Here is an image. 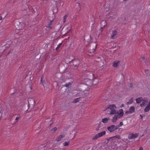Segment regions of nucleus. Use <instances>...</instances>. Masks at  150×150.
<instances>
[{
	"instance_id": "423d86ee",
	"label": "nucleus",
	"mask_w": 150,
	"mask_h": 150,
	"mask_svg": "<svg viewBox=\"0 0 150 150\" xmlns=\"http://www.w3.org/2000/svg\"><path fill=\"white\" fill-rule=\"evenodd\" d=\"M107 24V23L106 21L105 20H103L100 23V25H101V29L100 30V33H101L102 30V29L103 28H104Z\"/></svg>"
},
{
	"instance_id": "393cba45",
	"label": "nucleus",
	"mask_w": 150,
	"mask_h": 150,
	"mask_svg": "<svg viewBox=\"0 0 150 150\" xmlns=\"http://www.w3.org/2000/svg\"><path fill=\"white\" fill-rule=\"evenodd\" d=\"M69 144V142H65L63 143V145H64V146H65L68 145Z\"/></svg>"
},
{
	"instance_id": "2f4dec72",
	"label": "nucleus",
	"mask_w": 150,
	"mask_h": 150,
	"mask_svg": "<svg viewBox=\"0 0 150 150\" xmlns=\"http://www.w3.org/2000/svg\"><path fill=\"white\" fill-rule=\"evenodd\" d=\"M145 72L146 74H147L148 73V72L149 71V70L148 69H145Z\"/></svg>"
},
{
	"instance_id": "f704fd0d",
	"label": "nucleus",
	"mask_w": 150,
	"mask_h": 150,
	"mask_svg": "<svg viewBox=\"0 0 150 150\" xmlns=\"http://www.w3.org/2000/svg\"><path fill=\"white\" fill-rule=\"evenodd\" d=\"M124 106V105L123 104H122V105H121L120 106L121 107H122Z\"/></svg>"
},
{
	"instance_id": "1a4fd4ad",
	"label": "nucleus",
	"mask_w": 150,
	"mask_h": 150,
	"mask_svg": "<svg viewBox=\"0 0 150 150\" xmlns=\"http://www.w3.org/2000/svg\"><path fill=\"white\" fill-rule=\"evenodd\" d=\"M118 114V116L119 118L122 117L124 115V112L123 110L122 109L120 110L118 112L117 111Z\"/></svg>"
},
{
	"instance_id": "a211bd4d",
	"label": "nucleus",
	"mask_w": 150,
	"mask_h": 150,
	"mask_svg": "<svg viewBox=\"0 0 150 150\" xmlns=\"http://www.w3.org/2000/svg\"><path fill=\"white\" fill-rule=\"evenodd\" d=\"M118 117V115H115L113 117V118L112 119V121L113 122H116L117 119Z\"/></svg>"
},
{
	"instance_id": "2eb2a0df",
	"label": "nucleus",
	"mask_w": 150,
	"mask_h": 150,
	"mask_svg": "<svg viewBox=\"0 0 150 150\" xmlns=\"http://www.w3.org/2000/svg\"><path fill=\"white\" fill-rule=\"evenodd\" d=\"M150 110V104L148 103L144 109V111L145 112H148Z\"/></svg>"
},
{
	"instance_id": "f8f14e48",
	"label": "nucleus",
	"mask_w": 150,
	"mask_h": 150,
	"mask_svg": "<svg viewBox=\"0 0 150 150\" xmlns=\"http://www.w3.org/2000/svg\"><path fill=\"white\" fill-rule=\"evenodd\" d=\"M120 62L119 61H115L113 64V66L115 67H117L120 64Z\"/></svg>"
},
{
	"instance_id": "7c9ffc66",
	"label": "nucleus",
	"mask_w": 150,
	"mask_h": 150,
	"mask_svg": "<svg viewBox=\"0 0 150 150\" xmlns=\"http://www.w3.org/2000/svg\"><path fill=\"white\" fill-rule=\"evenodd\" d=\"M19 119V117H17L14 121L15 123H16L17 122V120Z\"/></svg>"
},
{
	"instance_id": "ea45409f",
	"label": "nucleus",
	"mask_w": 150,
	"mask_h": 150,
	"mask_svg": "<svg viewBox=\"0 0 150 150\" xmlns=\"http://www.w3.org/2000/svg\"><path fill=\"white\" fill-rule=\"evenodd\" d=\"M91 74L92 75V76H93V74Z\"/></svg>"
},
{
	"instance_id": "f03ea898",
	"label": "nucleus",
	"mask_w": 150,
	"mask_h": 150,
	"mask_svg": "<svg viewBox=\"0 0 150 150\" xmlns=\"http://www.w3.org/2000/svg\"><path fill=\"white\" fill-rule=\"evenodd\" d=\"M106 134V132L105 131H103L99 133L96 135L94 136L92 138L93 140L96 139L105 135Z\"/></svg>"
},
{
	"instance_id": "c756f323",
	"label": "nucleus",
	"mask_w": 150,
	"mask_h": 150,
	"mask_svg": "<svg viewBox=\"0 0 150 150\" xmlns=\"http://www.w3.org/2000/svg\"><path fill=\"white\" fill-rule=\"evenodd\" d=\"M71 85V83H68L65 84V86L66 87H69Z\"/></svg>"
},
{
	"instance_id": "cd10ccee",
	"label": "nucleus",
	"mask_w": 150,
	"mask_h": 150,
	"mask_svg": "<svg viewBox=\"0 0 150 150\" xmlns=\"http://www.w3.org/2000/svg\"><path fill=\"white\" fill-rule=\"evenodd\" d=\"M123 125V123L122 122H120L119 125H118L117 126V127L118 128V127H120L121 126Z\"/></svg>"
},
{
	"instance_id": "bb28decb",
	"label": "nucleus",
	"mask_w": 150,
	"mask_h": 150,
	"mask_svg": "<svg viewBox=\"0 0 150 150\" xmlns=\"http://www.w3.org/2000/svg\"><path fill=\"white\" fill-rule=\"evenodd\" d=\"M115 139H120V135H116L114 136Z\"/></svg>"
},
{
	"instance_id": "72a5a7b5",
	"label": "nucleus",
	"mask_w": 150,
	"mask_h": 150,
	"mask_svg": "<svg viewBox=\"0 0 150 150\" xmlns=\"http://www.w3.org/2000/svg\"><path fill=\"white\" fill-rule=\"evenodd\" d=\"M139 150H143V148L142 147H140Z\"/></svg>"
},
{
	"instance_id": "0eeeda50",
	"label": "nucleus",
	"mask_w": 150,
	"mask_h": 150,
	"mask_svg": "<svg viewBox=\"0 0 150 150\" xmlns=\"http://www.w3.org/2000/svg\"><path fill=\"white\" fill-rule=\"evenodd\" d=\"M139 135L137 133H131L129 134L128 136L129 139H132L137 137Z\"/></svg>"
},
{
	"instance_id": "dca6fc26",
	"label": "nucleus",
	"mask_w": 150,
	"mask_h": 150,
	"mask_svg": "<svg viewBox=\"0 0 150 150\" xmlns=\"http://www.w3.org/2000/svg\"><path fill=\"white\" fill-rule=\"evenodd\" d=\"M110 119L109 117H106L103 118L102 120V122L103 123H106L110 120Z\"/></svg>"
},
{
	"instance_id": "4be33fe9",
	"label": "nucleus",
	"mask_w": 150,
	"mask_h": 150,
	"mask_svg": "<svg viewBox=\"0 0 150 150\" xmlns=\"http://www.w3.org/2000/svg\"><path fill=\"white\" fill-rule=\"evenodd\" d=\"M115 137L114 136L112 137L109 139H108V141H113L114 140H115Z\"/></svg>"
},
{
	"instance_id": "7ed1b4c3",
	"label": "nucleus",
	"mask_w": 150,
	"mask_h": 150,
	"mask_svg": "<svg viewBox=\"0 0 150 150\" xmlns=\"http://www.w3.org/2000/svg\"><path fill=\"white\" fill-rule=\"evenodd\" d=\"M71 26L70 25H67L64 27L62 30V32L63 33L64 31H65L64 34H66L69 32L71 30Z\"/></svg>"
},
{
	"instance_id": "6e6552de",
	"label": "nucleus",
	"mask_w": 150,
	"mask_h": 150,
	"mask_svg": "<svg viewBox=\"0 0 150 150\" xmlns=\"http://www.w3.org/2000/svg\"><path fill=\"white\" fill-rule=\"evenodd\" d=\"M94 44V46H95V48L94 49H93L92 50V51H91V50H90L89 51L88 55H89L90 56H92V55H94V51L95 50L96 48V46H97V45L96 43H95Z\"/></svg>"
},
{
	"instance_id": "9b49d317",
	"label": "nucleus",
	"mask_w": 150,
	"mask_h": 150,
	"mask_svg": "<svg viewBox=\"0 0 150 150\" xmlns=\"http://www.w3.org/2000/svg\"><path fill=\"white\" fill-rule=\"evenodd\" d=\"M117 34V32L116 30H113L112 31L111 37L112 38H115Z\"/></svg>"
},
{
	"instance_id": "4468645a",
	"label": "nucleus",
	"mask_w": 150,
	"mask_h": 150,
	"mask_svg": "<svg viewBox=\"0 0 150 150\" xmlns=\"http://www.w3.org/2000/svg\"><path fill=\"white\" fill-rule=\"evenodd\" d=\"M64 134L60 135L56 138V140L57 141H60L62 138L64 137Z\"/></svg>"
},
{
	"instance_id": "b1692460",
	"label": "nucleus",
	"mask_w": 150,
	"mask_h": 150,
	"mask_svg": "<svg viewBox=\"0 0 150 150\" xmlns=\"http://www.w3.org/2000/svg\"><path fill=\"white\" fill-rule=\"evenodd\" d=\"M67 16V15H65L64 16V21H63V22L64 23H65L66 21Z\"/></svg>"
},
{
	"instance_id": "9d476101",
	"label": "nucleus",
	"mask_w": 150,
	"mask_h": 150,
	"mask_svg": "<svg viewBox=\"0 0 150 150\" xmlns=\"http://www.w3.org/2000/svg\"><path fill=\"white\" fill-rule=\"evenodd\" d=\"M54 18H52V20H50L47 23V27L49 28H51L52 27V23L53 21Z\"/></svg>"
},
{
	"instance_id": "f3484780",
	"label": "nucleus",
	"mask_w": 150,
	"mask_h": 150,
	"mask_svg": "<svg viewBox=\"0 0 150 150\" xmlns=\"http://www.w3.org/2000/svg\"><path fill=\"white\" fill-rule=\"evenodd\" d=\"M148 103V101L147 100H143L142 103L141 104V107H144L145 106L146 104Z\"/></svg>"
},
{
	"instance_id": "ddd939ff",
	"label": "nucleus",
	"mask_w": 150,
	"mask_h": 150,
	"mask_svg": "<svg viewBox=\"0 0 150 150\" xmlns=\"http://www.w3.org/2000/svg\"><path fill=\"white\" fill-rule=\"evenodd\" d=\"M135 111V109L134 106H132L130 108L129 110V111H126V113H132L134 112Z\"/></svg>"
},
{
	"instance_id": "c9c22d12",
	"label": "nucleus",
	"mask_w": 150,
	"mask_h": 150,
	"mask_svg": "<svg viewBox=\"0 0 150 150\" xmlns=\"http://www.w3.org/2000/svg\"><path fill=\"white\" fill-rule=\"evenodd\" d=\"M140 116L141 117V118L142 119L143 117V116H142L141 115H140Z\"/></svg>"
},
{
	"instance_id": "412c9836",
	"label": "nucleus",
	"mask_w": 150,
	"mask_h": 150,
	"mask_svg": "<svg viewBox=\"0 0 150 150\" xmlns=\"http://www.w3.org/2000/svg\"><path fill=\"white\" fill-rule=\"evenodd\" d=\"M44 79V76H42L41 78V83H42V84L43 85H44V80H43V79Z\"/></svg>"
},
{
	"instance_id": "e433bc0d",
	"label": "nucleus",
	"mask_w": 150,
	"mask_h": 150,
	"mask_svg": "<svg viewBox=\"0 0 150 150\" xmlns=\"http://www.w3.org/2000/svg\"><path fill=\"white\" fill-rule=\"evenodd\" d=\"M2 18V17L1 16H0V20H1Z\"/></svg>"
},
{
	"instance_id": "a878e982",
	"label": "nucleus",
	"mask_w": 150,
	"mask_h": 150,
	"mask_svg": "<svg viewBox=\"0 0 150 150\" xmlns=\"http://www.w3.org/2000/svg\"><path fill=\"white\" fill-rule=\"evenodd\" d=\"M62 44V43H59L58 45H57V47L56 48V50H58V49L60 47L61 45V44Z\"/></svg>"
},
{
	"instance_id": "f257e3e1",
	"label": "nucleus",
	"mask_w": 150,
	"mask_h": 150,
	"mask_svg": "<svg viewBox=\"0 0 150 150\" xmlns=\"http://www.w3.org/2000/svg\"><path fill=\"white\" fill-rule=\"evenodd\" d=\"M116 107L114 104H111L109 105L106 109L110 113V115H113L116 114L117 112V110H116Z\"/></svg>"
},
{
	"instance_id": "39448f33",
	"label": "nucleus",
	"mask_w": 150,
	"mask_h": 150,
	"mask_svg": "<svg viewBox=\"0 0 150 150\" xmlns=\"http://www.w3.org/2000/svg\"><path fill=\"white\" fill-rule=\"evenodd\" d=\"M118 128L117 127L115 126L114 125H111L107 128L108 130L110 132H112Z\"/></svg>"
},
{
	"instance_id": "5701e85b",
	"label": "nucleus",
	"mask_w": 150,
	"mask_h": 150,
	"mask_svg": "<svg viewBox=\"0 0 150 150\" xmlns=\"http://www.w3.org/2000/svg\"><path fill=\"white\" fill-rule=\"evenodd\" d=\"M80 98H81V97L75 99H74V102H75V103L78 102V101H79L80 99Z\"/></svg>"
},
{
	"instance_id": "473e14b6",
	"label": "nucleus",
	"mask_w": 150,
	"mask_h": 150,
	"mask_svg": "<svg viewBox=\"0 0 150 150\" xmlns=\"http://www.w3.org/2000/svg\"><path fill=\"white\" fill-rule=\"evenodd\" d=\"M83 92H83V91H81L80 92V94L81 96H83Z\"/></svg>"
},
{
	"instance_id": "6ab92c4d",
	"label": "nucleus",
	"mask_w": 150,
	"mask_h": 150,
	"mask_svg": "<svg viewBox=\"0 0 150 150\" xmlns=\"http://www.w3.org/2000/svg\"><path fill=\"white\" fill-rule=\"evenodd\" d=\"M142 100L143 99L142 97L136 99V102L137 103H140Z\"/></svg>"
},
{
	"instance_id": "58836bf2",
	"label": "nucleus",
	"mask_w": 150,
	"mask_h": 150,
	"mask_svg": "<svg viewBox=\"0 0 150 150\" xmlns=\"http://www.w3.org/2000/svg\"><path fill=\"white\" fill-rule=\"evenodd\" d=\"M130 100H131V103H131V101H132V99H131Z\"/></svg>"
},
{
	"instance_id": "20e7f679",
	"label": "nucleus",
	"mask_w": 150,
	"mask_h": 150,
	"mask_svg": "<svg viewBox=\"0 0 150 150\" xmlns=\"http://www.w3.org/2000/svg\"><path fill=\"white\" fill-rule=\"evenodd\" d=\"M88 82H89V83H87V84L89 86H92V85H96L98 83V80L97 79H94L93 81H92L91 80H89Z\"/></svg>"
},
{
	"instance_id": "aec40b11",
	"label": "nucleus",
	"mask_w": 150,
	"mask_h": 150,
	"mask_svg": "<svg viewBox=\"0 0 150 150\" xmlns=\"http://www.w3.org/2000/svg\"><path fill=\"white\" fill-rule=\"evenodd\" d=\"M141 58L142 60H144V62L145 63L148 62V60L147 59L145 60V58L144 55L141 56Z\"/></svg>"
},
{
	"instance_id": "4c0bfd02",
	"label": "nucleus",
	"mask_w": 150,
	"mask_h": 150,
	"mask_svg": "<svg viewBox=\"0 0 150 150\" xmlns=\"http://www.w3.org/2000/svg\"><path fill=\"white\" fill-rule=\"evenodd\" d=\"M149 103V104H150V100H149V103Z\"/></svg>"
},
{
	"instance_id": "c85d7f7f",
	"label": "nucleus",
	"mask_w": 150,
	"mask_h": 150,
	"mask_svg": "<svg viewBox=\"0 0 150 150\" xmlns=\"http://www.w3.org/2000/svg\"><path fill=\"white\" fill-rule=\"evenodd\" d=\"M57 129V128L56 127H54L53 129H51L52 132H54Z\"/></svg>"
}]
</instances>
